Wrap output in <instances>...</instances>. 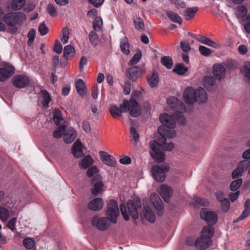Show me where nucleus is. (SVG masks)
Returning a JSON list of instances; mask_svg holds the SVG:
<instances>
[{
    "label": "nucleus",
    "instance_id": "6ab92c4d",
    "mask_svg": "<svg viewBox=\"0 0 250 250\" xmlns=\"http://www.w3.org/2000/svg\"><path fill=\"white\" fill-rule=\"evenodd\" d=\"M143 206V214L145 218L150 223L154 222L155 221V216L150 206L148 205H145L144 203Z\"/></svg>",
    "mask_w": 250,
    "mask_h": 250
},
{
    "label": "nucleus",
    "instance_id": "bf43d9fd",
    "mask_svg": "<svg viewBox=\"0 0 250 250\" xmlns=\"http://www.w3.org/2000/svg\"><path fill=\"white\" fill-rule=\"evenodd\" d=\"M237 11L239 12V15L242 18L246 15L248 11L245 6L241 5L238 7Z\"/></svg>",
    "mask_w": 250,
    "mask_h": 250
},
{
    "label": "nucleus",
    "instance_id": "ea45409f",
    "mask_svg": "<svg viewBox=\"0 0 250 250\" xmlns=\"http://www.w3.org/2000/svg\"><path fill=\"white\" fill-rule=\"evenodd\" d=\"M53 121L56 125H59L63 118L61 115V111L59 109H55L53 113Z\"/></svg>",
    "mask_w": 250,
    "mask_h": 250
},
{
    "label": "nucleus",
    "instance_id": "6e6d98bb",
    "mask_svg": "<svg viewBox=\"0 0 250 250\" xmlns=\"http://www.w3.org/2000/svg\"><path fill=\"white\" fill-rule=\"evenodd\" d=\"M98 171L99 170L96 166H92L87 169L86 172L87 175L89 177H91L94 175V174L97 173Z\"/></svg>",
    "mask_w": 250,
    "mask_h": 250
},
{
    "label": "nucleus",
    "instance_id": "49530a36",
    "mask_svg": "<svg viewBox=\"0 0 250 250\" xmlns=\"http://www.w3.org/2000/svg\"><path fill=\"white\" fill-rule=\"evenodd\" d=\"M8 210L4 208H0V218L3 221H6L9 218Z\"/></svg>",
    "mask_w": 250,
    "mask_h": 250
},
{
    "label": "nucleus",
    "instance_id": "a211bd4d",
    "mask_svg": "<svg viewBox=\"0 0 250 250\" xmlns=\"http://www.w3.org/2000/svg\"><path fill=\"white\" fill-rule=\"evenodd\" d=\"M172 194V188L167 185H162L160 188V195L166 202H168Z\"/></svg>",
    "mask_w": 250,
    "mask_h": 250
},
{
    "label": "nucleus",
    "instance_id": "20e7f679",
    "mask_svg": "<svg viewBox=\"0 0 250 250\" xmlns=\"http://www.w3.org/2000/svg\"><path fill=\"white\" fill-rule=\"evenodd\" d=\"M126 207L128 212L124 204L122 203L120 206V210L124 219L126 221L129 220V214L134 219L138 218V209L141 208L140 200L138 199H136L134 201L129 200L127 202Z\"/></svg>",
    "mask_w": 250,
    "mask_h": 250
},
{
    "label": "nucleus",
    "instance_id": "2f4dec72",
    "mask_svg": "<svg viewBox=\"0 0 250 250\" xmlns=\"http://www.w3.org/2000/svg\"><path fill=\"white\" fill-rule=\"evenodd\" d=\"M147 82L151 87H155L158 82V76L157 74L153 73L150 75H147Z\"/></svg>",
    "mask_w": 250,
    "mask_h": 250
},
{
    "label": "nucleus",
    "instance_id": "f8f14e48",
    "mask_svg": "<svg viewBox=\"0 0 250 250\" xmlns=\"http://www.w3.org/2000/svg\"><path fill=\"white\" fill-rule=\"evenodd\" d=\"M125 73L128 79L135 82L141 75L142 69L138 66L130 67L126 70Z\"/></svg>",
    "mask_w": 250,
    "mask_h": 250
},
{
    "label": "nucleus",
    "instance_id": "a878e982",
    "mask_svg": "<svg viewBox=\"0 0 250 250\" xmlns=\"http://www.w3.org/2000/svg\"><path fill=\"white\" fill-rule=\"evenodd\" d=\"M196 40L204 44H206L210 47H213L215 48H217L218 46L217 43H216L212 40H210L208 38H207L205 36H201L196 38Z\"/></svg>",
    "mask_w": 250,
    "mask_h": 250
},
{
    "label": "nucleus",
    "instance_id": "cd10ccee",
    "mask_svg": "<svg viewBox=\"0 0 250 250\" xmlns=\"http://www.w3.org/2000/svg\"><path fill=\"white\" fill-rule=\"evenodd\" d=\"M198 10L197 7H193L192 8H188L185 11V19L187 21H189L192 19L195 14Z\"/></svg>",
    "mask_w": 250,
    "mask_h": 250
},
{
    "label": "nucleus",
    "instance_id": "f257e3e1",
    "mask_svg": "<svg viewBox=\"0 0 250 250\" xmlns=\"http://www.w3.org/2000/svg\"><path fill=\"white\" fill-rule=\"evenodd\" d=\"M159 118L163 125L158 128V133L161 136L159 140L160 143L153 140L150 142L149 146L152 150L150 154L153 159L157 162H163L165 160L163 150L171 151L174 147L173 143H167L166 141V137L172 138L175 135V132L169 129L175 127L176 122L180 125H185L186 119L183 113L179 111L174 112L172 117L167 113H163L160 115Z\"/></svg>",
    "mask_w": 250,
    "mask_h": 250
},
{
    "label": "nucleus",
    "instance_id": "dca6fc26",
    "mask_svg": "<svg viewBox=\"0 0 250 250\" xmlns=\"http://www.w3.org/2000/svg\"><path fill=\"white\" fill-rule=\"evenodd\" d=\"M203 83L204 87L208 91L212 92L216 88L215 80L212 76H206L204 77Z\"/></svg>",
    "mask_w": 250,
    "mask_h": 250
},
{
    "label": "nucleus",
    "instance_id": "c85d7f7f",
    "mask_svg": "<svg viewBox=\"0 0 250 250\" xmlns=\"http://www.w3.org/2000/svg\"><path fill=\"white\" fill-rule=\"evenodd\" d=\"M25 0H13L10 4L11 8L13 10L21 9L25 5Z\"/></svg>",
    "mask_w": 250,
    "mask_h": 250
},
{
    "label": "nucleus",
    "instance_id": "72a5a7b5",
    "mask_svg": "<svg viewBox=\"0 0 250 250\" xmlns=\"http://www.w3.org/2000/svg\"><path fill=\"white\" fill-rule=\"evenodd\" d=\"M88 39L90 43L94 47L98 45L99 43V37L94 31H91L88 35Z\"/></svg>",
    "mask_w": 250,
    "mask_h": 250
},
{
    "label": "nucleus",
    "instance_id": "69168bd1",
    "mask_svg": "<svg viewBox=\"0 0 250 250\" xmlns=\"http://www.w3.org/2000/svg\"><path fill=\"white\" fill-rule=\"evenodd\" d=\"M180 46L182 50L185 52H188L190 50L189 43L186 42H181L180 43Z\"/></svg>",
    "mask_w": 250,
    "mask_h": 250
},
{
    "label": "nucleus",
    "instance_id": "f704fd0d",
    "mask_svg": "<svg viewBox=\"0 0 250 250\" xmlns=\"http://www.w3.org/2000/svg\"><path fill=\"white\" fill-rule=\"evenodd\" d=\"M65 131V125H62L54 130L53 132V137L57 139L60 138L62 134L64 135Z\"/></svg>",
    "mask_w": 250,
    "mask_h": 250
},
{
    "label": "nucleus",
    "instance_id": "13d9d810",
    "mask_svg": "<svg viewBox=\"0 0 250 250\" xmlns=\"http://www.w3.org/2000/svg\"><path fill=\"white\" fill-rule=\"evenodd\" d=\"M16 221L17 219L16 218H12L7 223V228L10 229L13 231L15 229Z\"/></svg>",
    "mask_w": 250,
    "mask_h": 250
},
{
    "label": "nucleus",
    "instance_id": "5fc2aeb1",
    "mask_svg": "<svg viewBox=\"0 0 250 250\" xmlns=\"http://www.w3.org/2000/svg\"><path fill=\"white\" fill-rule=\"evenodd\" d=\"M68 28L67 27H65L62 30V36L61 38V41L64 43L65 44L67 42L68 40Z\"/></svg>",
    "mask_w": 250,
    "mask_h": 250
},
{
    "label": "nucleus",
    "instance_id": "ddd939ff",
    "mask_svg": "<svg viewBox=\"0 0 250 250\" xmlns=\"http://www.w3.org/2000/svg\"><path fill=\"white\" fill-rule=\"evenodd\" d=\"M99 156L101 161L105 165L114 167L116 165V161L115 158L107 152L104 151L99 152Z\"/></svg>",
    "mask_w": 250,
    "mask_h": 250
},
{
    "label": "nucleus",
    "instance_id": "e433bc0d",
    "mask_svg": "<svg viewBox=\"0 0 250 250\" xmlns=\"http://www.w3.org/2000/svg\"><path fill=\"white\" fill-rule=\"evenodd\" d=\"M167 15L173 22L178 23L180 24L182 23V18L176 13L169 11L167 12Z\"/></svg>",
    "mask_w": 250,
    "mask_h": 250
},
{
    "label": "nucleus",
    "instance_id": "9d476101",
    "mask_svg": "<svg viewBox=\"0 0 250 250\" xmlns=\"http://www.w3.org/2000/svg\"><path fill=\"white\" fill-rule=\"evenodd\" d=\"M91 183L93 186L91 190L92 194L97 195L103 191L104 184L102 183L101 176L99 175L98 174L93 177L91 179Z\"/></svg>",
    "mask_w": 250,
    "mask_h": 250
},
{
    "label": "nucleus",
    "instance_id": "0e129e2a",
    "mask_svg": "<svg viewBox=\"0 0 250 250\" xmlns=\"http://www.w3.org/2000/svg\"><path fill=\"white\" fill-rule=\"evenodd\" d=\"M36 35V31L34 29H31L29 30V32L27 34V37L28 38V44H29L30 41H31V42H33L34 38L35 37Z\"/></svg>",
    "mask_w": 250,
    "mask_h": 250
},
{
    "label": "nucleus",
    "instance_id": "052dcab7",
    "mask_svg": "<svg viewBox=\"0 0 250 250\" xmlns=\"http://www.w3.org/2000/svg\"><path fill=\"white\" fill-rule=\"evenodd\" d=\"M62 47L61 43L58 40L56 41L54 47V51L58 54H60L62 52Z\"/></svg>",
    "mask_w": 250,
    "mask_h": 250
},
{
    "label": "nucleus",
    "instance_id": "a18cd8bd",
    "mask_svg": "<svg viewBox=\"0 0 250 250\" xmlns=\"http://www.w3.org/2000/svg\"><path fill=\"white\" fill-rule=\"evenodd\" d=\"M199 51L202 55L205 57L209 56L212 53L210 49L203 45L199 46Z\"/></svg>",
    "mask_w": 250,
    "mask_h": 250
},
{
    "label": "nucleus",
    "instance_id": "de8ad7c7",
    "mask_svg": "<svg viewBox=\"0 0 250 250\" xmlns=\"http://www.w3.org/2000/svg\"><path fill=\"white\" fill-rule=\"evenodd\" d=\"M130 133L131 134L132 139L137 143L139 140V134L137 132L136 128L133 126L132 123H131V126L130 128Z\"/></svg>",
    "mask_w": 250,
    "mask_h": 250
},
{
    "label": "nucleus",
    "instance_id": "1a4fd4ad",
    "mask_svg": "<svg viewBox=\"0 0 250 250\" xmlns=\"http://www.w3.org/2000/svg\"><path fill=\"white\" fill-rule=\"evenodd\" d=\"M11 81L15 86L19 88L26 87L30 83L28 77L22 75H18L14 76Z\"/></svg>",
    "mask_w": 250,
    "mask_h": 250
},
{
    "label": "nucleus",
    "instance_id": "37998d69",
    "mask_svg": "<svg viewBox=\"0 0 250 250\" xmlns=\"http://www.w3.org/2000/svg\"><path fill=\"white\" fill-rule=\"evenodd\" d=\"M120 47L124 54L127 55L130 53L129 44L125 40H123L121 42Z\"/></svg>",
    "mask_w": 250,
    "mask_h": 250
},
{
    "label": "nucleus",
    "instance_id": "0eeeda50",
    "mask_svg": "<svg viewBox=\"0 0 250 250\" xmlns=\"http://www.w3.org/2000/svg\"><path fill=\"white\" fill-rule=\"evenodd\" d=\"M169 169L168 166H154L151 168V171L154 179L158 182H163L166 179V173Z\"/></svg>",
    "mask_w": 250,
    "mask_h": 250
},
{
    "label": "nucleus",
    "instance_id": "338daca9",
    "mask_svg": "<svg viewBox=\"0 0 250 250\" xmlns=\"http://www.w3.org/2000/svg\"><path fill=\"white\" fill-rule=\"evenodd\" d=\"M243 172L237 167L232 172V177L233 179L240 177Z\"/></svg>",
    "mask_w": 250,
    "mask_h": 250
},
{
    "label": "nucleus",
    "instance_id": "7ed1b4c3",
    "mask_svg": "<svg viewBox=\"0 0 250 250\" xmlns=\"http://www.w3.org/2000/svg\"><path fill=\"white\" fill-rule=\"evenodd\" d=\"M109 111L114 118L121 117L123 112L126 113L127 111L129 112L131 116L137 117L141 114V108L136 100L131 99L130 101L124 100L123 104L119 105V107L115 105H111L109 108Z\"/></svg>",
    "mask_w": 250,
    "mask_h": 250
},
{
    "label": "nucleus",
    "instance_id": "c03bdc74",
    "mask_svg": "<svg viewBox=\"0 0 250 250\" xmlns=\"http://www.w3.org/2000/svg\"><path fill=\"white\" fill-rule=\"evenodd\" d=\"M221 204V208L223 212H227L229 208L230 203L228 198L224 199L223 200L220 202Z\"/></svg>",
    "mask_w": 250,
    "mask_h": 250
},
{
    "label": "nucleus",
    "instance_id": "f03ea898",
    "mask_svg": "<svg viewBox=\"0 0 250 250\" xmlns=\"http://www.w3.org/2000/svg\"><path fill=\"white\" fill-rule=\"evenodd\" d=\"M200 215L208 225L203 227L201 232V236L195 241V245L197 248L206 249L212 243L211 238L214 234V228L211 225L216 224L218 216L217 213L213 211L201 212Z\"/></svg>",
    "mask_w": 250,
    "mask_h": 250
},
{
    "label": "nucleus",
    "instance_id": "680f3d73",
    "mask_svg": "<svg viewBox=\"0 0 250 250\" xmlns=\"http://www.w3.org/2000/svg\"><path fill=\"white\" fill-rule=\"evenodd\" d=\"M82 127L83 130L87 133L90 132L91 130L90 122L87 120L83 121L82 123Z\"/></svg>",
    "mask_w": 250,
    "mask_h": 250
},
{
    "label": "nucleus",
    "instance_id": "09e8293b",
    "mask_svg": "<svg viewBox=\"0 0 250 250\" xmlns=\"http://www.w3.org/2000/svg\"><path fill=\"white\" fill-rule=\"evenodd\" d=\"M141 58V52L137 53L135 54L133 57L130 59L129 61L128 65H133L136 64L140 60Z\"/></svg>",
    "mask_w": 250,
    "mask_h": 250
},
{
    "label": "nucleus",
    "instance_id": "4d7b16f0",
    "mask_svg": "<svg viewBox=\"0 0 250 250\" xmlns=\"http://www.w3.org/2000/svg\"><path fill=\"white\" fill-rule=\"evenodd\" d=\"M47 11L49 14L52 17H55L57 15V11L55 8L52 4H49L47 7Z\"/></svg>",
    "mask_w": 250,
    "mask_h": 250
},
{
    "label": "nucleus",
    "instance_id": "774afa93",
    "mask_svg": "<svg viewBox=\"0 0 250 250\" xmlns=\"http://www.w3.org/2000/svg\"><path fill=\"white\" fill-rule=\"evenodd\" d=\"M119 162L123 165H128L131 162V159L128 156H125L124 157L120 159Z\"/></svg>",
    "mask_w": 250,
    "mask_h": 250
},
{
    "label": "nucleus",
    "instance_id": "b1692460",
    "mask_svg": "<svg viewBox=\"0 0 250 250\" xmlns=\"http://www.w3.org/2000/svg\"><path fill=\"white\" fill-rule=\"evenodd\" d=\"M75 86L78 93L83 97L86 95V86L83 80L79 79L76 82Z\"/></svg>",
    "mask_w": 250,
    "mask_h": 250
},
{
    "label": "nucleus",
    "instance_id": "79ce46f5",
    "mask_svg": "<svg viewBox=\"0 0 250 250\" xmlns=\"http://www.w3.org/2000/svg\"><path fill=\"white\" fill-rule=\"evenodd\" d=\"M250 166V161L249 160H245L239 162L238 164L237 167L239 168L240 170L244 172L248 169Z\"/></svg>",
    "mask_w": 250,
    "mask_h": 250
},
{
    "label": "nucleus",
    "instance_id": "6e6552de",
    "mask_svg": "<svg viewBox=\"0 0 250 250\" xmlns=\"http://www.w3.org/2000/svg\"><path fill=\"white\" fill-rule=\"evenodd\" d=\"M110 221L108 217H101L94 216L91 220L92 225L101 231L107 229L110 226Z\"/></svg>",
    "mask_w": 250,
    "mask_h": 250
},
{
    "label": "nucleus",
    "instance_id": "c9c22d12",
    "mask_svg": "<svg viewBox=\"0 0 250 250\" xmlns=\"http://www.w3.org/2000/svg\"><path fill=\"white\" fill-rule=\"evenodd\" d=\"M74 53L75 49L71 45H67L64 47L63 56L66 61H67L69 55L73 56Z\"/></svg>",
    "mask_w": 250,
    "mask_h": 250
},
{
    "label": "nucleus",
    "instance_id": "39448f33",
    "mask_svg": "<svg viewBox=\"0 0 250 250\" xmlns=\"http://www.w3.org/2000/svg\"><path fill=\"white\" fill-rule=\"evenodd\" d=\"M26 20L25 14L21 12H10L5 14L3 21L8 26L13 27L15 32L18 28L16 25H21Z\"/></svg>",
    "mask_w": 250,
    "mask_h": 250
},
{
    "label": "nucleus",
    "instance_id": "58836bf2",
    "mask_svg": "<svg viewBox=\"0 0 250 250\" xmlns=\"http://www.w3.org/2000/svg\"><path fill=\"white\" fill-rule=\"evenodd\" d=\"M135 28L138 30H143L145 28L143 20L140 17H135L133 19Z\"/></svg>",
    "mask_w": 250,
    "mask_h": 250
},
{
    "label": "nucleus",
    "instance_id": "2eb2a0df",
    "mask_svg": "<svg viewBox=\"0 0 250 250\" xmlns=\"http://www.w3.org/2000/svg\"><path fill=\"white\" fill-rule=\"evenodd\" d=\"M213 74L215 78L218 80H221L226 76V69L221 64H215L213 67Z\"/></svg>",
    "mask_w": 250,
    "mask_h": 250
},
{
    "label": "nucleus",
    "instance_id": "9b49d317",
    "mask_svg": "<svg viewBox=\"0 0 250 250\" xmlns=\"http://www.w3.org/2000/svg\"><path fill=\"white\" fill-rule=\"evenodd\" d=\"M195 90L191 87H187L183 93L185 102L188 104H193L196 102Z\"/></svg>",
    "mask_w": 250,
    "mask_h": 250
},
{
    "label": "nucleus",
    "instance_id": "412c9836",
    "mask_svg": "<svg viewBox=\"0 0 250 250\" xmlns=\"http://www.w3.org/2000/svg\"><path fill=\"white\" fill-rule=\"evenodd\" d=\"M245 209L238 218L234 220V222L237 223L239 221L244 220L250 215V199H247L244 204Z\"/></svg>",
    "mask_w": 250,
    "mask_h": 250
},
{
    "label": "nucleus",
    "instance_id": "4468645a",
    "mask_svg": "<svg viewBox=\"0 0 250 250\" xmlns=\"http://www.w3.org/2000/svg\"><path fill=\"white\" fill-rule=\"evenodd\" d=\"M15 72V68L12 65L0 68V82H3L12 76Z\"/></svg>",
    "mask_w": 250,
    "mask_h": 250
},
{
    "label": "nucleus",
    "instance_id": "c756f323",
    "mask_svg": "<svg viewBox=\"0 0 250 250\" xmlns=\"http://www.w3.org/2000/svg\"><path fill=\"white\" fill-rule=\"evenodd\" d=\"M41 94L43 98V101L42 102V105L45 108L48 107L51 101L50 96L46 90H42Z\"/></svg>",
    "mask_w": 250,
    "mask_h": 250
},
{
    "label": "nucleus",
    "instance_id": "4c0bfd02",
    "mask_svg": "<svg viewBox=\"0 0 250 250\" xmlns=\"http://www.w3.org/2000/svg\"><path fill=\"white\" fill-rule=\"evenodd\" d=\"M188 70V67L184 66L182 63H179L176 65L173 70L175 73L182 75H184Z\"/></svg>",
    "mask_w": 250,
    "mask_h": 250
},
{
    "label": "nucleus",
    "instance_id": "7c9ffc66",
    "mask_svg": "<svg viewBox=\"0 0 250 250\" xmlns=\"http://www.w3.org/2000/svg\"><path fill=\"white\" fill-rule=\"evenodd\" d=\"M161 63L167 69H171L173 66V62L172 59L170 56H163L161 58Z\"/></svg>",
    "mask_w": 250,
    "mask_h": 250
},
{
    "label": "nucleus",
    "instance_id": "473e14b6",
    "mask_svg": "<svg viewBox=\"0 0 250 250\" xmlns=\"http://www.w3.org/2000/svg\"><path fill=\"white\" fill-rule=\"evenodd\" d=\"M167 104L172 108H176L179 105H182V104L178 100L177 98L174 96H170L167 98Z\"/></svg>",
    "mask_w": 250,
    "mask_h": 250
},
{
    "label": "nucleus",
    "instance_id": "393cba45",
    "mask_svg": "<svg viewBox=\"0 0 250 250\" xmlns=\"http://www.w3.org/2000/svg\"><path fill=\"white\" fill-rule=\"evenodd\" d=\"M94 163V160L90 155H87L85 156L79 163L80 167L81 168L86 169L92 166Z\"/></svg>",
    "mask_w": 250,
    "mask_h": 250
},
{
    "label": "nucleus",
    "instance_id": "864d4df0",
    "mask_svg": "<svg viewBox=\"0 0 250 250\" xmlns=\"http://www.w3.org/2000/svg\"><path fill=\"white\" fill-rule=\"evenodd\" d=\"M193 199L196 203L202 206H207L208 204V201L204 198L195 196L194 197Z\"/></svg>",
    "mask_w": 250,
    "mask_h": 250
},
{
    "label": "nucleus",
    "instance_id": "603ef678",
    "mask_svg": "<svg viewBox=\"0 0 250 250\" xmlns=\"http://www.w3.org/2000/svg\"><path fill=\"white\" fill-rule=\"evenodd\" d=\"M38 31L42 36L45 35L48 32V28L44 22L41 23L39 26Z\"/></svg>",
    "mask_w": 250,
    "mask_h": 250
},
{
    "label": "nucleus",
    "instance_id": "f3484780",
    "mask_svg": "<svg viewBox=\"0 0 250 250\" xmlns=\"http://www.w3.org/2000/svg\"><path fill=\"white\" fill-rule=\"evenodd\" d=\"M196 102L203 104L207 101L208 96L205 90L202 87H198L195 90Z\"/></svg>",
    "mask_w": 250,
    "mask_h": 250
},
{
    "label": "nucleus",
    "instance_id": "aec40b11",
    "mask_svg": "<svg viewBox=\"0 0 250 250\" xmlns=\"http://www.w3.org/2000/svg\"><path fill=\"white\" fill-rule=\"evenodd\" d=\"M76 136L77 132L76 130L72 127L68 128L65 131L64 135V141L66 144H70L75 139Z\"/></svg>",
    "mask_w": 250,
    "mask_h": 250
},
{
    "label": "nucleus",
    "instance_id": "bb28decb",
    "mask_svg": "<svg viewBox=\"0 0 250 250\" xmlns=\"http://www.w3.org/2000/svg\"><path fill=\"white\" fill-rule=\"evenodd\" d=\"M152 202L155 209L157 211V215L161 216L163 214L164 207L161 199L159 197H158L155 201H152Z\"/></svg>",
    "mask_w": 250,
    "mask_h": 250
},
{
    "label": "nucleus",
    "instance_id": "e2e57ef3",
    "mask_svg": "<svg viewBox=\"0 0 250 250\" xmlns=\"http://www.w3.org/2000/svg\"><path fill=\"white\" fill-rule=\"evenodd\" d=\"M245 76L250 80V62H247L243 66Z\"/></svg>",
    "mask_w": 250,
    "mask_h": 250
},
{
    "label": "nucleus",
    "instance_id": "4be33fe9",
    "mask_svg": "<svg viewBox=\"0 0 250 250\" xmlns=\"http://www.w3.org/2000/svg\"><path fill=\"white\" fill-rule=\"evenodd\" d=\"M72 153L76 158H80L83 154L82 145L81 141L78 140L76 141L72 147Z\"/></svg>",
    "mask_w": 250,
    "mask_h": 250
},
{
    "label": "nucleus",
    "instance_id": "a19ab883",
    "mask_svg": "<svg viewBox=\"0 0 250 250\" xmlns=\"http://www.w3.org/2000/svg\"><path fill=\"white\" fill-rule=\"evenodd\" d=\"M242 183V179L241 178L237 179L233 181L230 185V189L231 190L235 191L240 187Z\"/></svg>",
    "mask_w": 250,
    "mask_h": 250
},
{
    "label": "nucleus",
    "instance_id": "3c124183",
    "mask_svg": "<svg viewBox=\"0 0 250 250\" xmlns=\"http://www.w3.org/2000/svg\"><path fill=\"white\" fill-rule=\"evenodd\" d=\"M103 24V21L101 18L96 17L93 22V27L95 31L98 30Z\"/></svg>",
    "mask_w": 250,
    "mask_h": 250
},
{
    "label": "nucleus",
    "instance_id": "5701e85b",
    "mask_svg": "<svg viewBox=\"0 0 250 250\" xmlns=\"http://www.w3.org/2000/svg\"><path fill=\"white\" fill-rule=\"evenodd\" d=\"M103 201L101 198H97L92 200L88 205V208L92 210H98L102 208Z\"/></svg>",
    "mask_w": 250,
    "mask_h": 250
},
{
    "label": "nucleus",
    "instance_id": "423d86ee",
    "mask_svg": "<svg viewBox=\"0 0 250 250\" xmlns=\"http://www.w3.org/2000/svg\"><path fill=\"white\" fill-rule=\"evenodd\" d=\"M105 214L112 223L114 224L117 223V217L119 215V210L116 201L111 199L107 202Z\"/></svg>",
    "mask_w": 250,
    "mask_h": 250
},
{
    "label": "nucleus",
    "instance_id": "8fccbe9b",
    "mask_svg": "<svg viewBox=\"0 0 250 250\" xmlns=\"http://www.w3.org/2000/svg\"><path fill=\"white\" fill-rule=\"evenodd\" d=\"M23 246L28 249H31L34 246L35 242L32 239L25 238L23 241Z\"/></svg>",
    "mask_w": 250,
    "mask_h": 250
}]
</instances>
